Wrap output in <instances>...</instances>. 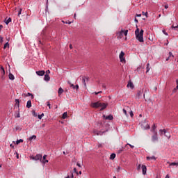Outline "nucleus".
<instances>
[{
	"instance_id": "obj_1",
	"label": "nucleus",
	"mask_w": 178,
	"mask_h": 178,
	"mask_svg": "<svg viewBox=\"0 0 178 178\" xmlns=\"http://www.w3.org/2000/svg\"><path fill=\"white\" fill-rule=\"evenodd\" d=\"M135 35L139 42H144V30L141 29L140 31V29L137 28L135 31Z\"/></svg>"
},
{
	"instance_id": "obj_2",
	"label": "nucleus",
	"mask_w": 178,
	"mask_h": 178,
	"mask_svg": "<svg viewBox=\"0 0 178 178\" xmlns=\"http://www.w3.org/2000/svg\"><path fill=\"white\" fill-rule=\"evenodd\" d=\"M90 106L92 108H95L96 109H98V108H101L100 111H104V109H106V106H108V103H101L100 102H94L90 104Z\"/></svg>"
},
{
	"instance_id": "obj_3",
	"label": "nucleus",
	"mask_w": 178,
	"mask_h": 178,
	"mask_svg": "<svg viewBox=\"0 0 178 178\" xmlns=\"http://www.w3.org/2000/svg\"><path fill=\"white\" fill-rule=\"evenodd\" d=\"M120 60L122 63H126V58H124V52L122 51L119 55Z\"/></svg>"
},
{
	"instance_id": "obj_4",
	"label": "nucleus",
	"mask_w": 178,
	"mask_h": 178,
	"mask_svg": "<svg viewBox=\"0 0 178 178\" xmlns=\"http://www.w3.org/2000/svg\"><path fill=\"white\" fill-rule=\"evenodd\" d=\"M159 131L161 134H164L165 136L167 137V138H170V134L168 133V131H166V129H160Z\"/></svg>"
},
{
	"instance_id": "obj_5",
	"label": "nucleus",
	"mask_w": 178,
	"mask_h": 178,
	"mask_svg": "<svg viewBox=\"0 0 178 178\" xmlns=\"http://www.w3.org/2000/svg\"><path fill=\"white\" fill-rule=\"evenodd\" d=\"M33 161H40L42 162V154H36L35 156L32 157Z\"/></svg>"
},
{
	"instance_id": "obj_6",
	"label": "nucleus",
	"mask_w": 178,
	"mask_h": 178,
	"mask_svg": "<svg viewBox=\"0 0 178 178\" xmlns=\"http://www.w3.org/2000/svg\"><path fill=\"white\" fill-rule=\"evenodd\" d=\"M82 83L85 86V87H87V83H88V77L83 76L82 78Z\"/></svg>"
},
{
	"instance_id": "obj_7",
	"label": "nucleus",
	"mask_w": 178,
	"mask_h": 178,
	"mask_svg": "<svg viewBox=\"0 0 178 178\" xmlns=\"http://www.w3.org/2000/svg\"><path fill=\"white\" fill-rule=\"evenodd\" d=\"M154 134L152 136V140L154 142L158 141V134L156 132H154Z\"/></svg>"
},
{
	"instance_id": "obj_8",
	"label": "nucleus",
	"mask_w": 178,
	"mask_h": 178,
	"mask_svg": "<svg viewBox=\"0 0 178 178\" xmlns=\"http://www.w3.org/2000/svg\"><path fill=\"white\" fill-rule=\"evenodd\" d=\"M68 84L70 85V87H72V88L74 90H79V85H76L74 86V84H72V83H70V81H67Z\"/></svg>"
},
{
	"instance_id": "obj_9",
	"label": "nucleus",
	"mask_w": 178,
	"mask_h": 178,
	"mask_svg": "<svg viewBox=\"0 0 178 178\" xmlns=\"http://www.w3.org/2000/svg\"><path fill=\"white\" fill-rule=\"evenodd\" d=\"M143 175H147V166L145 165H142L141 166Z\"/></svg>"
},
{
	"instance_id": "obj_10",
	"label": "nucleus",
	"mask_w": 178,
	"mask_h": 178,
	"mask_svg": "<svg viewBox=\"0 0 178 178\" xmlns=\"http://www.w3.org/2000/svg\"><path fill=\"white\" fill-rule=\"evenodd\" d=\"M47 155L46 154H44V156H43V159H42V161H40L42 163H44V164H45V163H48V160L47 159Z\"/></svg>"
},
{
	"instance_id": "obj_11",
	"label": "nucleus",
	"mask_w": 178,
	"mask_h": 178,
	"mask_svg": "<svg viewBox=\"0 0 178 178\" xmlns=\"http://www.w3.org/2000/svg\"><path fill=\"white\" fill-rule=\"evenodd\" d=\"M104 118H105L106 120H113V115H109L107 116L104 115Z\"/></svg>"
},
{
	"instance_id": "obj_12",
	"label": "nucleus",
	"mask_w": 178,
	"mask_h": 178,
	"mask_svg": "<svg viewBox=\"0 0 178 178\" xmlns=\"http://www.w3.org/2000/svg\"><path fill=\"white\" fill-rule=\"evenodd\" d=\"M123 31H124V30L122 29L121 31H120L117 33L118 38H122L123 37Z\"/></svg>"
},
{
	"instance_id": "obj_13",
	"label": "nucleus",
	"mask_w": 178,
	"mask_h": 178,
	"mask_svg": "<svg viewBox=\"0 0 178 178\" xmlns=\"http://www.w3.org/2000/svg\"><path fill=\"white\" fill-rule=\"evenodd\" d=\"M127 87L133 90V88H134V84H133L131 81H129L127 85Z\"/></svg>"
},
{
	"instance_id": "obj_14",
	"label": "nucleus",
	"mask_w": 178,
	"mask_h": 178,
	"mask_svg": "<svg viewBox=\"0 0 178 178\" xmlns=\"http://www.w3.org/2000/svg\"><path fill=\"white\" fill-rule=\"evenodd\" d=\"M36 74H38V76H44V74H45V71L44 70L37 71Z\"/></svg>"
},
{
	"instance_id": "obj_15",
	"label": "nucleus",
	"mask_w": 178,
	"mask_h": 178,
	"mask_svg": "<svg viewBox=\"0 0 178 178\" xmlns=\"http://www.w3.org/2000/svg\"><path fill=\"white\" fill-rule=\"evenodd\" d=\"M147 161H156V158L155 157V156H147L146 157Z\"/></svg>"
},
{
	"instance_id": "obj_16",
	"label": "nucleus",
	"mask_w": 178,
	"mask_h": 178,
	"mask_svg": "<svg viewBox=\"0 0 178 178\" xmlns=\"http://www.w3.org/2000/svg\"><path fill=\"white\" fill-rule=\"evenodd\" d=\"M49 80H51V77L49 76V74H46L44 75V81H49Z\"/></svg>"
},
{
	"instance_id": "obj_17",
	"label": "nucleus",
	"mask_w": 178,
	"mask_h": 178,
	"mask_svg": "<svg viewBox=\"0 0 178 178\" xmlns=\"http://www.w3.org/2000/svg\"><path fill=\"white\" fill-rule=\"evenodd\" d=\"M167 163H168L169 168H171V166H178V163H175V162L170 163L168 161Z\"/></svg>"
},
{
	"instance_id": "obj_18",
	"label": "nucleus",
	"mask_w": 178,
	"mask_h": 178,
	"mask_svg": "<svg viewBox=\"0 0 178 178\" xmlns=\"http://www.w3.org/2000/svg\"><path fill=\"white\" fill-rule=\"evenodd\" d=\"M93 134L95 135V136H102V131H97V130H93Z\"/></svg>"
},
{
	"instance_id": "obj_19",
	"label": "nucleus",
	"mask_w": 178,
	"mask_h": 178,
	"mask_svg": "<svg viewBox=\"0 0 178 178\" xmlns=\"http://www.w3.org/2000/svg\"><path fill=\"white\" fill-rule=\"evenodd\" d=\"M12 22V18L9 17V18H6L4 20V23H6V24H9V23H10Z\"/></svg>"
},
{
	"instance_id": "obj_20",
	"label": "nucleus",
	"mask_w": 178,
	"mask_h": 178,
	"mask_svg": "<svg viewBox=\"0 0 178 178\" xmlns=\"http://www.w3.org/2000/svg\"><path fill=\"white\" fill-rule=\"evenodd\" d=\"M58 94V97H60V95H62V94H63V90L62 88H59Z\"/></svg>"
},
{
	"instance_id": "obj_21",
	"label": "nucleus",
	"mask_w": 178,
	"mask_h": 178,
	"mask_svg": "<svg viewBox=\"0 0 178 178\" xmlns=\"http://www.w3.org/2000/svg\"><path fill=\"white\" fill-rule=\"evenodd\" d=\"M26 108H31V100H29L26 103Z\"/></svg>"
},
{
	"instance_id": "obj_22",
	"label": "nucleus",
	"mask_w": 178,
	"mask_h": 178,
	"mask_svg": "<svg viewBox=\"0 0 178 178\" xmlns=\"http://www.w3.org/2000/svg\"><path fill=\"white\" fill-rule=\"evenodd\" d=\"M25 97H31V99H34V95L33 94L28 92L26 95H24Z\"/></svg>"
},
{
	"instance_id": "obj_23",
	"label": "nucleus",
	"mask_w": 178,
	"mask_h": 178,
	"mask_svg": "<svg viewBox=\"0 0 178 178\" xmlns=\"http://www.w3.org/2000/svg\"><path fill=\"white\" fill-rule=\"evenodd\" d=\"M37 138V136L35 135H33L32 136L29 137V141H32L33 140H35Z\"/></svg>"
},
{
	"instance_id": "obj_24",
	"label": "nucleus",
	"mask_w": 178,
	"mask_h": 178,
	"mask_svg": "<svg viewBox=\"0 0 178 178\" xmlns=\"http://www.w3.org/2000/svg\"><path fill=\"white\" fill-rule=\"evenodd\" d=\"M8 77H9L10 80H13L15 79V76L12 73H10L8 74Z\"/></svg>"
},
{
	"instance_id": "obj_25",
	"label": "nucleus",
	"mask_w": 178,
	"mask_h": 178,
	"mask_svg": "<svg viewBox=\"0 0 178 178\" xmlns=\"http://www.w3.org/2000/svg\"><path fill=\"white\" fill-rule=\"evenodd\" d=\"M115 158H116V154L114 153L111 154L110 156V159L113 160Z\"/></svg>"
},
{
	"instance_id": "obj_26",
	"label": "nucleus",
	"mask_w": 178,
	"mask_h": 178,
	"mask_svg": "<svg viewBox=\"0 0 178 178\" xmlns=\"http://www.w3.org/2000/svg\"><path fill=\"white\" fill-rule=\"evenodd\" d=\"M15 105H17L18 108L20 106V102L19 101V99H15Z\"/></svg>"
},
{
	"instance_id": "obj_27",
	"label": "nucleus",
	"mask_w": 178,
	"mask_h": 178,
	"mask_svg": "<svg viewBox=\"0 0 178 178\" xmlns=\"http://www.w3.org/2000/svg\"><path fill=\"white\" fill-rule=\"evenodd\" d=\"M66 118H67V112H65L63 114L62 119H66Z\"/></svg>"
},
{
	"instance_id": "obj_28",
	"label": "nucleus",
	"mask_w": 178,
	"mask_h": 178,
	"mask_svg": "<svg viewBox=\"0 0 178 178\" xmlns=\"http://www.w3.org/2000/svg\"><path fill=\"white\" fill-rule=\"evenodd\" d=\"M150 68H149V63L147 64V67H146V73H148V72H149Z\"/></svg>"
},
{
	"instance_id": "obj_29",
	"label": "nucleus",
	"mask_w": 178,
	"mask_h": 178,
	"mask_svg": "<svg viewBox=\"0 0 178 178\" xmlns=\"http://www.w3.org/2000/svg\"><path fill=\"white\" fill-rule=\"evenodd\" d=\"M171 29L173 30H175V31H178V25L176 26H174L173 25L171 26Z\"/></svg>"
},
{
	"instance_id": "obj_30",
	"label": "nucleus",
	"mask_w": 178,
	"mask_h": 178,
	"mask_svg": "<svg viewBox=\"0 0 178 178\" xmlns=\"http://www.w3.org/2000/svg\"><path fill=\"white\" fill-rule=\"evenodd\" d=\"M168 57L170 58L171 59H173V58H175V56H173V54L170 51Z\"/></svg>"
},
{
	"instance_id": "obj_31",
	"label": "nucleus",
	"mask_w": 178,
	"mask_h": 178,
	"mask_svg": "<svg viewBox=\"0 0 178 178\" xmlns=\"http://www.w3.org/2000/svg\"><path fill=\"white\" fill-rule=\"evenodd\" d=\"M155 129H156V126L155 125V124H153V128L152 129V131L153 133H156V131H155Z\"/></svg>"
},
{
	"instance_id": "obj_32",
	"label": "nucleus",
	"mask_w": 178,
	"mask_h": 178,
	"mask_svg": "<svg viewBox=\"0 0 178 178\" xmlns=\"http://www.w3.org/2000/svg\"><path fill=\"white\" fill-rule=\"evenodd\" d=\"M20 143H23V139H19V140H17L16 141V144H17V145L20 144Z\"/></svg>"
},
{
	"instance_id": "obj_33",
	"label": "nucleus",
	"mask_w": 178,
	"mask_h": 178,
	"mask_svg": "<svg viewBox=\"0 0 178 178\" xmlns=\"http://www.w3.org/2000/svg\"><path fill=\"white\" fill-rule=\"evenodd\" d=\"M142 15H143V16H146V17H148V15H148V13H147V12L145 13V12L143 11V12H142Z\"/></svg>"
},
{
	"instance_id": "obj_34",
	"label": "nucleus",
	"mask_w": 178,
	"mask_h": 178,
	"mask_svg": "<svg viewBox=\"0 0 178 178\" xmlns=\"http://www.w3.org/2000/svg\"><path fill=\"white\" fill-rule=\"evenodd\" d=\"M7 47H9V42H6L3 46V49H6Z\"/></svg>"
},
{
	"instance_id": "obj_35",
	"label": "nucleus",
	"mask_w": 178,
	"mask_h": 178,
	"mask_svg": "<svg viewBox=\"0 0 178 178\" xmlns=\"http://www.w3.org/2000/svg\"><path fill=\"white\" fill-rule=\"evenodd\" d=\"M1 70L2 74H5V68H3V67L1 66Z\"/></svg>"
},
{
	"instance_id": "obj_36",
	"label": "nucleus",
	"mask_w": 178,
	"mask_h": 178,
	"mask_svg": "<svg viewBox=\"0 0 178 178\" xmlns=\"http://www.w3.org/2000/svg\"><path fill=\"white\" fill-rule=\"evenodd\" d=\"M63 23L65 24H72V22H65V21H62Z\"/></svg>"
},
{
	"instance_id": "obj_37",
	"label": "nucleus",
	"mask_w": 178,
	"mask_h": 178,
	"mask_svg": "<svg viewBox=\"0 0 178 178\" xmlns=\"http://www.w3.org/2000/svg\"><path fill=\"white\" fill-rule=\"evenodd\" d=\"M44 116V113H42L41 115H38V119H40V120H41L42 119V117Z\"/></svg>"
},
{
	"instance_id": "obj_38",
	"label": "nucleus",
	"mask_w": 178,
	"mask_h": 178,
	"mask_svg": "<svg viewBox=\"0 0 178 178\" xmlns=\"http://www.w3.org/2000/svg\"><path fill=\"white\" fill-rule=\"evenodd\" d=\"M128 33H129V30H125L123 31L124 35L125 36L127 35Z\"/></svg>"
},
{
	"instance_id": "obj_39",
	"label": "nucleus",
	"mask_w": 178,
	"mask_h": 178,
	"mask_svg": "<svg viewBox=\"0 0 178 178\" xmlns=\"http://www.w3.org/2000/svg\"><path fill=\"white\" fill-rule=\"evenodd\" d=\"M47 106L49 107V109H51V103L49 102H47Z\"/></svg>"
},
{
	"instance_id": "obj_40",
	"label": "nucleus",
	"mask_w": 178,
	"mask_h": 178,
	"mask_svg": "<svg viewBox=\"0 0 178 178\" xmlns=\"http://www.w3.org/2000/svg\"><path fill=\"white\" fill-rule=\"evenodd\" d=\"M3 42V37L0 36V44H2Z\"/></svg>"
},
{
	"instance_id": "obj_41",
	"label": "nucleus",
	"mask_w": 178,
	"mask_h": 178,
	"mask_svg": "<svg viewBox=\"0 0 178 178\" xmlns=\"http://www.w3.org/2000/svg\"><path fill=\"white\" fill-rule=\"evenodd\" d=\"M22 8H19V10L18 11V16H20L22 15Z\"/></svg>"
},
{
	"instance_id": "obj_42",
	"label": "nucleus",
	"mask_w": 178,
	"mask_h": 178,
	"mask_svg": "<svg viewBox=\"0 0 178 178\" xmlns=\"http://www.w3.org/2000/svg\"><path fill=\"white\" fill-rule=\"evenodd\" d=\"M129 115L131 118H133V116H134V113H133V111H130Z\"/></svg>"
},
{
	"instance_id": "obj_43",
	"label": "nucleus",
	"mask_w": 178,
	"mask_h": 178,
	"mask_svg": "<svg viewBox=\"0 0 178 178\" xmlns=\"http://www.w3.org/2000/svg\"><path fill=\"white\" fill-rule=\"evenodd\" d=\"M150 129L149 124H147V127L145 128V130H149Z\"/></svg>"
},
{
	"instance_id": "obj_44",
	"label": "nucleus",
	"mask_w": 178,
	"mask_h": 178,
	"mask_svg": "<svg viewBox=\"0 0 178 178\" xmlns=\"http://www.w3.org/2000/svg\"><path fill=\"white\" fill-rule=\"evenodd\" d=\"M123 113H124V115H127V111H126V109L123 108Z\"/></svg>"
},
{
	"instance_id": "obj_45",
	"label": "nucleus",
	"mask_w": 178,
	"mask_h": 178,
	"mask_svg": "<svg viewBox=\"0 0 178 178\" xmlns=\"http://www.w3.org/2000/svg\"><path fill=\"white\" fill-rule=\"evenodd\" d=\"M141 168V164H139L137 167V170H140V169Z\"/></svg>"
},
{
	"instance_id": "obj_46",
	"label": "nucleus",
	"mask_w": 178,
	"mask_h": 178,
	"mask_svg": "<svg viewBox=\"0 0 178 178\" xmlns=\"http://www.w3.org/2000/svg\"><path fill=\"white\" fill-rule=\"evenodd\" d=\"M74 173H76V175H79V172H77L76 168H74Z\"/></svg>"
},
{
	"instance_id": "obj_47",
	"label": "nucleus",
	"mask_w": 178,
	"mask_h": 178,
	"mask_svg": "<svg viewBox=\"0 0 178 178\" xmlns=\"http://www.w3.org/2000/svg\"><path fill=\"white\" fill-rule=\"evenodd\" d=\"M127 145H129L131 147V148H134V146L129 143H127Z\"/></svg>"
},
{
	"instance_id": "obj_48",
	"label": "nucleus",
	"mask_w": 178,
	"mask_h": 178,
	"mask_svg": "<svg viewBox=\"0 0 178 178\" xmlns=\"http://www.w3.org/2000/svg\"><path fill=\"white\" fill-rule=\"evenodd\" d=\"M163 34H165V35H168V33H166V31L163 30Z\"/></svg>"
},
{
	"instance_id": "obj_49",
	"label": "nucleus",
	"mask_w": 178,
	"mask_h": 178,
	"mask_svg": "<svg viewBox=\"0 0 178 178\" xmlns=\"http://www.w3.org/2000/svg\"><path fill=\"white\" fill-rule=\"evenodd\" d=\"M136 17H141V14H136Z\"/></svg>"
},
{
	"instance_id": "obj_50",
	"label": "nucleus",
	"mask_w": 178,
	"mask_h": 178,
	"mask_svg": "<svg viewBox=\"0 0 178 178\" xmlns=\"http://www.w3.org/2000/svg\"><path fill=\"white\" fill-rule=\"evenodd\" d=\"M164 8H165V9H168V8H169V5H168V4L165 5Z\"/></svg>"
},
{
	"instance_id": "obj_51",
	"label": "nucleus",
	"mask_w": 178,
	"mask_h": 178,
	"mask_svg": "<svg viewBox=\"0 0 178 178\" xmlns=\"http://www.w3.org/2000/svg\"><path fill=\"white\" fill-rule=\"evenodd\" d=\"M76 165H78L79 168H81V165H80V163H76Z\"/></svg>"
},
{
	"instance_id": "obj_52",
	"label": "nucleus",
	"mask_w": 178,
	"mask_h": 178,
	"mask_svg": "<svg viewBox=\"0 0 178 178\" xmlns=\"http://www.w3.org/2000/svg\"><path fill=\"white\" fill-rule=\"evenodd\" d=\"M33 116H35V118H37V113H35V111H33Z\"/></svg>"
},
{
	"instance_id": "obj_53",
	"label": "nucleus",
	"mask_w": 178,
	"mask_h": 178,
	"mask_svg": "<svg viewBox=\"0 0 178 178\" xmlns=\"http://www.w3.org/2000/svg\"><path fill=\"white\" fill-rule=\"evenodd\" d=\"M2 29H3V25H0V31L2 30Z\"/></svg>"
},
{
	"instance_id": "obj_54",
	"label": "nucleus",
	"mask_w": 178,
	"mask_h": 178,
	"mask_svg": "<svg viewBox=\"0 0 178 178\" xmlns=\"http://www.w3.org/2000/svg\"><path fill=\"white\" fill-rule=\"evenodd\" d=\"M70 49H73V46L72 45V44H70Z\"/></svg>"
},
{
	"instance_id": "obj_55",
	"label": "nucleus",
	"mask_w": 178,
	"mask_h": 178,
	"mask_svg": "<svg viewBox=\"0 0 178 178\" xmlns=\"http://www.w3.org/2000/svg\"><path fill=\"white\" fill-rule=\"evenodd\" d=\"M46 73H47V74H48V73H51V71H49V70H48L46 71Z\"/></svg>"
},
{
	"instance_id": "obj_56",
	"label": "nucleus",
	"mask_w": 178,
	"mask_h": 178,
	"mask_svg": "<svg viewBox=\"0 0 178 178\" xmlns=\"http://www.w3.org/2000/svg\"><path fill=\"white\" fill-rule=\"evenodd\" d=\"M135 22H136V23H138V19H137V18H135Z\"/></svg>"
},
{
	"instance_id": "obj_57",
	"label": "nucleus",
	"mask_w": 178,
	"mask_h": 178,
	"mask_svg": "<svg viewBox=\"0 0 178 178\" xmlns=\"http://www.w3.org/2000/svg\"><path fill=\"white\" fill-rule=\"evenodd\" d=\"M16 118H20V113H18L16 116Z\"/></svg>"
},
{
	"instance_id": "obj_58",
	"label": "nucleus",
	"mask_w": 178,
	"mask_h": 178,
	"mask_svg": "<svg viewBox=\"0 0 178 178\" xmlns=\"http://www.w3.org/2000/svg\"><path fill=\"white\" fill-rule=\"evenodd\" d=\"M149 41H154V38H149Z\"/></svg>"
},
{
	"instance_id": "obj_59",
	"label": "nucleus",
	"mask_w": 178,
	"mask_h": 178,
	"mask_svg": "<svg viewBox=\"0 0 178 178\" xmlns=\"http://www.w3.org/2000/svg\"><path fill=\"white\" fill-rule=\"evenodd\" d=\"M170 59H171V58H169V57H168V58L165 59V60L168 61V60H169Z\"/></svg>"
},
{
	"instance_id": "obj_60",
	"label": "nucleus",
	"mask_w": 178,
	"mask_h": 178,
	"mask_svg": "<svg viewBox=\"0 0 178 178\" xmlns=\"http://www.w3.org/2000/svg\"><path fill=\"white\" fill-rule=\"evenodd\" d=\"M97 94H102V91L97 92Z\"/></svg>"
},
{
	"instance_id": "obj_61",
	"label": "nucleus",
	"mask_w": 178,
	"mask_h": 178,
	"mask_svg": "<svg viewBox=\"0 0 178 178\" xmlns=\"http://www.w3.org/2000/svg\"><path fill=\"white\" fill-rule=\"evenodd\" d=\"M119 170H120V167H118V172H119Z\"/></svg>"
},
{
	"instance_id": "obj_62",
	"label": "nucleus",
	"mask_w": 178,
	"mask_h": 178,
	"mask_svg": "<svg viewBox=\"0 0 178 178\" xmlns=\"http://www.w3.org/2000/svg\"><path fill=\"white\" fill-rule=\"evenodd\" d=\"M175 90H178V85H177L176 88Z\"/></svg>"
},
{
	"instance_id": "obj_63",
	"label": "nucleus",
	"mask_w": 178,
	"mask_h": 178,
	"mask_svg": "<svg viewBox=\"0 0 178 178\" xmlns=\"http://www.w3.org/2000/svg\"><path fill=\"white\" fill-rule=\"evenodd\" d=\"M165 178H170L169 175H167L165 176Z\"/></svg>"
},
{
	"instance_id": "obj_64",
	"label": "nucleus",
	"mask_w": 178,
	"mask_h": 178,
	"mask_svg": "<svg viewBox=\"0 0 178 178\" xmlns=\"http://www.w3.org/2000/svg\"><path fill=\"white\" fill-rule=\"evenodd\" d=\"M177 86H178V79L176 81Z\"/></svg>"
}]
</instances>
